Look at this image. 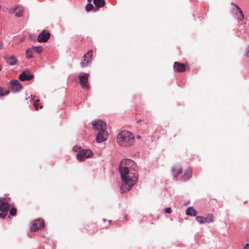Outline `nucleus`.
Returning <instances> with one entry per match:
<instances>
[{
    "label": "nucleus",
    "instance_id": "5701e85b",
    "mask_svg": "<svg viewBox=\"0 0 249 249\" xmlns=\"http://www.w3.org/2000/svg\"><path fill=\"white\" fill-rule=\"evenodd\" d=\"M196 221L200 224L204 223V217L201 216H197L196 217Z\"/></svg>",
    "mask_w": 249,
    "mask_h": 249
},
{
    "label": "nucleus",
    "instance_id": "f704fd0d",
    "mask_svg": "<svg viewBox=\"0 0 249 249\" xmlns=\"http://www.w3.org/2000/svg\"><path fill=\"white\" fill-rule=\"evenodd\" d=\"M2 69V65L0 64V71Z\"/></svg>",
    "mask_w": 249,
    "mask_h": 249
},
{
    "label": "nucleus",
    "instance_id": "c756f323",
    "mask_svg": "<svg viewBox=\"0 0 249 249\" xmlns=\"http://www.w3.org/2000/svg\"><path fill=\"white\" fill-rule=\"evenodd\" d=\"M172 211L170 208L168 207L165 209V212L167 213H170Z\"/></svg>",
    "mask_w": 249,
    "mask_h": 249
},
{
    "label": "nucleus",
    "instance_id": "ddd939ff",
    "mask_svg": "<svg viewBox=\"0 0 249 249\" xmlns=\"http://www.w3.org/2000/svg\"><path fill=\"white\" fill-rule=\"evenodd\" d=\"M172 171L174 178L178 179V175L182 172V169L179 165H176L172 168Z\"/></svg>",
    "mask_w": 249,
    "mask_h": 249
},
{
    "label": "nucleus",
    "instance_id": "aec40b11",
    "mask_svg": "<svg viewBox=\"0 0 249 249\" xmlns=\"http://www.w3.org/2000/svg\"><path fill=\"white\" fill-rule=\"evenodd\" d=\"M186 214L191 216H196L197 212L192 207H189L186 211Z\"/></svg>",
    "mask_w": 249,
    "mask_h": 249
},
{
    "label": "nucleus",
    "instance_id": "6e6552de",
    "mask_svg": "<svg viewBox=\"0 0 249 249\" xmlns=\"http://www.w3.org/2000/svg\"><path fill=\"white\" fill-rule=\"evenodd\" d=\"M92 124L98 131H105L107 128L106 123L101 120L93 122Z\"/></svg>",
    "mask_w": 249,
    "mask_h": 249
},
{
    "label": "nucleus",
    "instance_id": "f8f14e48",
    "mask_svg": "<svg viewBox=\"0 0 249 249\" xmlns=\"http://www.w3.org/2000/svg\"><path fill=\"white\" fill-rule=\"evenodd\" d=\"M34 77L33 75L30 74L28 71H24L19 75L20 80L24 81L25 80H30Z\"/></svg>",
    "mask_w": 249,
    "mask_h": 249
},
{
    "label": "nucleus",
    "instance_id": "20e7f679",
    "mask_svg": "<svg viewBox=\"0 0 249 249\" xmlns=\"http://www.w3.org/2000/svg\"><path fill=\"white\" fill-rule=\"evenodd\" d=\"M93 153L89 149L80 150L77 154V159L80 161H83L85 159L90 158L92 156Z\"/></svg>",
    "mask_w": 249,
    "mask_h": 249
},
{
    "label": "nucleus",
    "instance_id": "72a5a7b5",
    "mask_svg": "<svg viewBox=\"0 0 249 249\" xmlns=\"http://www.w3.org/2000/svg\"><path fill=\"white\" fill-rule=\"evenodd\" d=\"M137 139H141V136H140V135L137 136Z\"/></svg>",
    "mask_w": 249,
    "mask_h": 249
},
{
    "label": "nucleus",
    "instance_id": "e433bc0d",
    "mask_svg": "<svg viewBox=\"0 0 249 249\" xmlns=\"http://www.w3.org/2000/svg\"><path fill=\"white\" fill-rule=\"evenodd\" d=\"M141 121V120H139V121H137V123H139V122H140Z\"/></svg>",
    "mask_w": 249,
    "mask_h": 249
},
{
    "label": "nucleus",
    "instance_id": "cd10ccee",
    "mask_svg": "<svg viewBox=\"0 0 249 249\" xmlns=\"http://www.w3.org/2000/svg\"><path fill=\"white\" fill-rule=\"evenodd\" d=\"M33 50L39 53H40L42 51V48H33Z\"/></svg>",
    "mask_w": 249,
    "mask_h": 249
},
{
    "label": "nucleus",
    "instance_id": "dca6fc26",
    "mask_svg": "<svg viewBox=\"0 0 249 249\" xmlns=\"http://www.w3.org/2000/svg\"><path fill=\"white\" fill-rule=\"evenodd\" d=\"M191 176H192V170L190 169H188L186 170V172H185V173L183 175V176L181 178V180L184 181H186L190 178L191 177Z\"/></svg>",
    "mask_w": 249,
    "mask_h": 249
},
{
    "label": "nucleus",
    "instance_id": "473e14b6",
    "mask_svg": "<svg viewBox=\"0 0 249 249\" xmlns=\"http://www.w3.org/2000/svg\"><path fill=\"white\" fill-rule=\"evenodd\" d=\"M79 149H80V148H79L78 147H73V150L76 152H77Z\"/></svg>",
    "mask_w": 249,
    "mask_h": 249
},
{
    "label": "nucleus",
    "instance_id": "39448f33",
    "mask_svg": "<svg viewBox=\"0 0 249 249\" xmlns=\"http://www.w3.org/2000/svg\"><path fill=\"white\" fill-rule=\"evenodd\" d=\"M92 51H89L83 56V59L81 62V66L82 68L87 67L92 59Z\"/></svg>",
    "mask_w": 249,
    "mask_h": 249
},
{
    "label": "nucleus",
    "instance_id": "0eeeda50",
    "mask_svg": "<svg viewBox=\"0 0 249 249\" xmlns=\"http://www.w3.org/2000/svg\"><path fill=\"white\" fill-rule=\"evenodd\" d=\"M50 37V33L45 31H43L38 35L37 40L39 42H45L47 41Z\"/></svg>",
    "mask_w": 249,
    "mask_h": 249
},
{
    "label": "nucleus",
    "instance_id": "9d476101",
    "mask_svg": "<svg viewBox=\"0 0 249 249\" xmlns=\"http://www.w3.org/2000/svg\"><path fill=\"white\" fill-rule=\"evenodd\" d=\"M174 69L176 72H184L186 70V66L180 63L175 62L174 64Z\"/></svg>",
    "mask_w": 249,
    "mask_h": 249
},
{
    "label": "nucleus",
    "instance_id": "f03ea898",
    "mask_svg": "<svg viewBox=\"0 0 249 249\" xmlns=\"http://www.w3.org/2000/svg\"><path fill=\"white\" fill-rule=\"evenodd\" d=\"M135 137L129 131L124 130L121 131L117 135V142L119 145L127 147L132 146L134 143Z\"/></svg>",
    "mask_w": 249,
    "mask_h": 249
},
{
    "label": "nucleus",
    "instance_id": "bb28decb",
    "mask_svg": "<svg viewBox=\"0 0 249 249\" xmlns=\"http://www.w3.org/2000/svg\"><path fill=\"white\" fill-rule=\"evenodd\" d=\"M17 209L15 208H12L9 211L10 214L12 216L16 215L17 214Z\"/></svg>",
    "mask_w": 249,
    "mask_h": 249
},
{
    "label": "nucleus",
    "instance_id": "c9c22d12",
    "mask_svg": "<svg viewBox=\"0 0 249 249\" xmlns=\"http://www.w3.org/2000/svg\"><path fill=\"white\" fill-rule=\"evenodd\" d=\"M91 0H88V1L89 3H90V2H91Z\"/></svg>",
    "mask_w": 249,
    "mask_h": 249
},
{
    "label": "nucleus",
    "instance_id": "2eb2a0df",
    "mask_svg": "<svg viewBox=\"0 0 249 249\" xmlns=\"http://www.w3.org/2000/svg\"><path fill=\"white\" fill-rule=\"evenodd\" d=\"M235 7L234 10L235 11V14L238 20H242L244 18V15L241 9L236 4L232 3Z\"/></svg>",
    "mask_w": 249,
    "mask_h": 249
},
{
    "label": "nucleus",
    "instance_id": "7ed1b4c3",
    "mask_svg": "<svg viewBox=\"0 0 249 249\" xmlns=\"http://www.w3.org/2000/svg\"><path fill=\"white\" fill-rule=\"evenodd\" d=\"M79 83L82 89L88 90L89 89V85L88 83L89 74L85 72H81L78 76Z\"/></svg>",
    "mask_w": 249,
    "mask_h": 249
},
{
    "label": "nucleus",
    "instance_id": "6ab92c4d",
    "mask_svg": "<svg viewBox=\"0 0 249 249\" xmlns=\"http://www.w3.org/2000/svg\"><path fill=\"white\" fill-rule=\"evenodd\" d=\"M33 48H28L25 52V56L27 58L29 59L33 57Z\"/></svg>",
    "mask_w": 249,
    "mask_h": 249
},
{
    "label": "nucleus",
    "instance_id": "c85d7f7f",
    "mask_svg": "<svg viewBox=\"0 0 249 249\" xmlns=\"http://www.w3.org/2000/svg\"><path fill=\"white\" fill-rule=\"evenodd\" d=\"M7 213H0V218H4L7 215Z\"/></svg>",
    "mask_w": 249,
    "mask_h": 249
},
{
    "label": "nucleus",
    "instance_id": "7c9ffc66",
    "mask_svg": "<svg viewBox=\"0 0 249 249\" xmlns=\"http://www.w3.org/2000/svg\"><path fill=\"white\" fill-rule=\"evenodd\" d=\"M243 249H249V243L246 244V246L243 248Z\"/></svg>",
    "mask_w": 249,
    "mask_h": 249
},
{
    "label": "nucleus",
    "instance_id": "423d86ee",
    "mask_svg": "<svg viewBox=\"0 0 249 249\" xmlns=\"http://www.w3.org/2000/svg\"><path fill=\"white\" fill-rule=\"evenodd\" d=\"M44 223L43 220L42 219H38L34 221L33 226L32 227V231H36L39 230H41L44 228Z\"/></svg>",
    "mask_w": 249,
    "mask_h": 249
},
{
    "label": "nucleus",
    "instance_id": "412c9836",
    "mask_svg": "<svg viewBox=\"0 0 249 249\" xmlns=\"http://www.w3.org/2000/svg\"><path fill=\"white\" fill-rule=\"evenodd\" d=\"M93 3L97 7H102L105 4V0H93Z\"/></svg>",
    "mask_w": 249,
    "mask_h": 249
},
{
    "label": "nucleus",
    "instance_id": "a878e982",
    "mask_svg": "<svg viewBox=\"0 0 249 249\" xmlns=\"http://www.w3.org/2000/svg\"><path fill=\"white\" fill-rule=\"evenodd\" d=\"M24 11L23 10H20L17 12L15 13V16L17 18L21 17L23 16Z\"/></svg>",
    "mask_w": 249,
    "mask_h": 249
},
{
    "label": "nucleus",
    "instance_id": "2f4dec72",
    "mask_svg": "<svg viewBox=\"0 0 249 249\" xmlns=\"http://www.w3.org/2000/svg\"><path fill=\"white\" fill-rule=\"evenodd\" d=\"M15 10H16V8H13V9H10L9 10V12L11 13H12L13 12H14Z\"/></svg>",
    "mask_w": 249,
    "mask_h": 249
},
{
    "label": "nucleus",
    "instance_id": "1a4fd4ad",
    "mask_svg": "<svg viewBox=\"0 0 249 249\" xmlns=\"http://www.w3.org/2000/svg\"><path fill=\"white\" fill-rule=\"evenodd\" d=\"M107 139V133L105 131H99L96 137V141L97 142H102L106 141Z\"/></svg>",
    "mask_w": 249,
    "mask_h": 249
},
{
    "label": "nucleus",
    "instance_id": "f3484780",
    "mask_svg": "<svg viewBox=\"0 0 249 249\" xmlns=\"http://www.w3.org/2000/svg\"><path fill=\"white\" fill-rule=\"evenodd\" d=\"M17 59L14 56H10V57L7 58L6 62L10 65H14L17 63Z\"/></svg>",
    "mask_w": 249,
    "mask_h": 249
},
{
    "label": "nucleus",
    "instance_id": "9b49d317",
    "mask_svg": "<svg viewBox=\"0 0 249 249\" xmlns=\"http://www.w3.org/2000/svg\"><path fill=\"white\" fill-rule=\"evenodd\" d=\"M12 89L14 91H19L22 89V86L18 80H13L10 82Z\"/></svg>",
    "mask_w": 249,
    "mask_h": 249
},
{
    "label": "nucleus",
    "instance_id": "f257e3e1",
    "mask_svg": "<svg viewBox=\"0 0 249 249\" xmlns=\"http://www.w3.org/2000/svg\"><path fill=\"white\" fill-rule=\"evenodd\" d=\"M137 166L134 161L129 159L121 160L119 167V171L124 183L120 189L124 193L128 191L137 182L138 174L137 172Z\"/></svg>",
    "mask_w": 249,
    "mask_h": 249
},
{
    "label": "nucleus",
    "instance_id": "4468645a",
    "mask_svg": "<svg viewBox=\"0 0 249 249\" xmlns=\"http://www.w3.org/2000/svg\"><path fill=\"white\" fill-rule=\"evenodd\" d=\"M0 211L3 213H7L10 209V205L6 202H1V199H0Z\"/></svg>",
    "mask_w": 249,
    "mask_h": 249
},
{
    "label": "nucleus",
    "instance_id": "b1692460",
    "mask_svg": "<svg viewBox=\"0 0 249 249\" xmlns=\"http://www.w3.org/2000/svg\"><path fill=\"white\" fill-rule=\"evenodd\" d=\"M93 8L94 6L91 3H88L86 6V10L88 12L91 11Z\"/></svg>",
    "mask_w": 249,
    "mask_h": 249
},
{
    "label": "nucleus",
    "instance_id": "393cba45",
    "mask_svg": "<svg viewBox=\"0 0 249 249\" xmlns=\"http://www.w3.org/2000/svg\"><path fill=\"white\" fill-rule=\"evenodd\" d=\"M38 102H39V100H37L36 102L34 104V106L36 110H38V108H39L40 109L42 108V106H40L39 104L38 103Z\"/></svg>",
    "mask_w": 249,
    "mask_h": 249
},
{
    "label": "nucleus",
    "instance_id": "4be33fe9",
    "mask_svg": "<svg viewBox=\"0 0 249 249\" xmlns=\"http://www.w3.org/2000/svg\"><path fill=\"white\" fill-rule=\"evenodd\" d=\"M9 92V90H4L3 89L0 87V96L8 95Z\"/></svg>",
    "mask_w": 249,
    "mask_h": 249
},
{
    "label": "nucleus",
    "instance_id": "a211bd4d",
    "mask_svg": "<svg viewBox=\"0 0 249 249\" xmlns=\"http://www.w3.org/2000/svg\"><path fill=\"white\" fill-rule=\"evenodd\" d=\"M214 217L211 213L207 215L206 217H204V223H212L213 221Z\"/></svg>",
    "mask_w": 249,
    "mask_h": 249
}]
</instances>
